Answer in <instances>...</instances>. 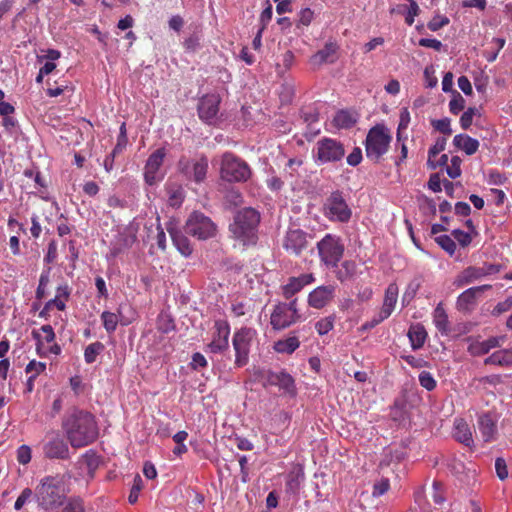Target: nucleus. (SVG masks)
<instances>
[{"mask_svg":"<svg viewBox=\"0 0 512 512\" xmlns=\"http://www.w3.org/2000/svg\"><path fill=\"white\" fill-rule=\"evenodd\" d=\"M337 50L338 46L336 43H326L323 49L319 50L311 57V62L317 65L334 63L337 60Z\"/></svg>","mask_w":512,"mask_h":512,"instance_id":"nucleus-25","label":"nucleus"},{"mask_svg":"<svg viewBox=\"0 0 512 512\" xmlns=\"http://www.w3.org/2000/svg\"><path fill=\"white\" fill-rule=\"evenodd\" d=\"M142 479L139 475H136L134 478L133 486L131 488L130 494L128 496V501L130 504H134L138 500L139 493L142 489Z\"/></svg>","mask_w":512,"mask_h":512,"instance_id":"nucleus-55","label":"nucleus"},{"mask_svg":"<svg viewBox=\"0 0 512 512\" xmlns=\"http://www.w3.org/2000/svg\"><path fill=\"white\" fill-rule=\"evenodd\" d=\"M314 281L315 277L312 273L301 274L297 277H290L288 282L281 287L282 295L286 300H292V297L295 294Z\"/></svg>","mask_w":512,"mask_h":512,"instance_id":"nucleus-20","label":"nucleus"},{"mask_svg":"<svg viewBox=\"0 0 512 512\" xmlns=\"http://www.w3.org/2000/svg\"><path fill=\"white\" fill-rule=\"evenodd\" d=\"M214 329L208 349L211 353H222L229 348L230 325L225 320H216Z\"/></svg>","mask_w":512,"mask_h":512,"instance_id":"nucleus-15","label":"nucleus"},{"mask_svg":"<svg viewBox=\"0 0 512 512\" xmlns=\"http://www.w3.org/2000/svg\"><path fill=\"white\" fill-rule=\"evenodd\" d=\"M432 498H433L434 502L438 505H441L444 503L445 497L443 494V486L440 482L435 481L433 483Z\"/></svg>","mask_w":512,"mask_h":512,"instance_id":"nucleus-63","label":"nucleus"},{"mask_svg":"<svg viewBox=\"0 0 512 512\" xmlns=\"http://www.w3.org/2000/svg\"><path fill=\"white\" fill-rule=\"evenodd\" d=\"M357 123V114L349 110H340L333 118V124L338 129H349Z\"/></svg>","mask_w":512,"mask_h":512,"instance_id":"nucleus-30","label":"nucleus"},{"mask_svg":"<svg viewBox=\"0 0 512 512\" xmlns=\"http://www.w3.org/2000/svg\"><path fill=\"white\" fill-rule=\"evenodd\" d=\"M431 125L436 131L446 136H450L452 134L451 120L447 117L431 120Z\"/></svg>","mask_w":512,"mask_h":512,"instance_id":"nucleus-45","label":"nucleus"},{"mask_svg":"<svg viewBox=\"0 0 512 512\" xmlns=\"http://www.w3.org/2000/svg\"><path fill=\"white\" fill-rule=\"evenodd\" d=\"M392 137L384 125L372 127L366 136L365 151L368 159L378 162L388 151Z\"/></svg>","mask_w":512,"mask_h":512,"instance_id":"nucleus-5","label":"nucleus"},{"mask_svg":"<svg viewBox=\"0 0 512 512\" xmlns=\"http://www.w3.org/2000/svg\"><path fill=\"white\" fill-rule=\"evenodd\" d=\"M478 113L477 108L469 107L460 117V125L463 130H467L472 125L473 117Z\"/></svg>","mask_w":512,"mask_h":512,"instance_id":"nucleus-48","label":"nucleus"},{"mask_svg":"<svg viewBox=\"0 0 512 512\" xmlns=\"http://www.w3.org/2000/svg\"><path fill=\"white\" fill-rule=\"evenodd\" d=\"M362 150L359 147H355L347 156L346 160L350 166H357L362 161Z\"/></svg>","mask_w":512,"mask_h":512,"instance_id":"nucleus-64","label":"nucleus"},{"mask_svg":"<svg viewBox=\"0 0 512 512\" xmlns=\"http://www.w3.org/2000/svg\"><path fill=\"white\" fill-rule=\"evenodd\" d=\"M44 455L49 459H68L69 448L66 442L59 437L47 441L43 447Z\"/></svg>","mask_w":512,"mask_h":512,"instance_id":"nucleus-21","label":"nucleus"},{"mask_svg":"<svg viewBox=\"0 0 512 512\" xmlns=\"http://www.w3.org/2000/svg\"><path fill=\"white\" fill-rule=\"evenodd\" d=\"M308 235L301 229H291L286 233L283 247L296 256L300 255L308 247Z\"/></svg>","mask_w":512,"mask_h":512,"instance_id":"nucleus-16","label":"nucleus"},{"mask_svg":"<svg viewBox=\"0 0 512 512\" xmlns=\"http://www.w3.org/2000/svg\"><path fill=\"white\" fill-rule=\"evenodd\" d=\"M34 181H35L36 185L38 186V192L40 194V197L43 200H48L49 199V197L47 196L48 184H47V182L45 181L44 177L41 175L40 172H37L35 174Z\"/></svg>","mask_w":512,"mask_h":512,"instance_id":"nucleus-60","label":"nucleus"},{"mask_svg":"<svg viewBox=\"0 0 512 512\" xmlns=\"http://www.w3.org/2000/svg\"><path fill=\"white\" fill-rule=\"evenodd\" d=\"M34 496L43 512H58L67 500L63 476L44 477L35 488Z\"/></svg>","mask_w":512,"mask_h":512,"instance_id":"nucleus-1","label":"nucleus"},{"mask_svg":"<svg viewBox=\"0 0 512 512\" xmlns=\"http://www.w3.org/2000/svg\"><path fill=\"white\" fill-rule=\"evenodd\" d=\"M49 283V271L43 272L39 278V284L36 290V298L41 300L46 295V286Z\"/></svg>","mask_w":512,"mask_h":512,"instance_id":"nucleus-56","label":"nucleus"},{"mask_svg":"<svg viewBox=\"0 0 512 512\" xmlns=\"http://www.w3.org/2000/svg\"><path fill=\"white\" fill-rule=\"evenodd\" d=\"M135 234H121L116 243H114L110 249V255L113 258L119 256L125 249L132 247L136 242Z\"/></svg>","mask_w":512,"mask_h":512,"instance_id":"nucleus-31","label":"nucleus"},{"mask_svg":"<svg viewBox=\"0 0 512 512\" xmlns=\"http://www.w3.org/2000/svg\"><path fill=\"white\" fill-rule=\"evenodd\" d=\"M419 382L420 385L428 391H432L436 387V381L433 378L432 374L427 371H422L419 374Z\"/></svg>","mask_w":512,"mask_h":512,"instance_id":"nucleus-53","label":"nucleus"},{"mask_svg":"<svg viewBox=\"0 0 512 512\" xmlns=\"http://www.w3.org/2000/svg\"><path fill=\"white\" fill-rule=\"evenodd\" d=\"M449 24V19L446 16L436 15L427 24L429 30L435 32Z\"/></svg>","mask_w":512,"mask_h":512,"instance_id":"nucleus-54","label":"nucleus"},{"mask_svg":"<svg viewBox=\"0 0 512 512\" xmlns=\"http://www.w3.org/2000/svg\"><path fill=\"white\" fill-rule=\"evenodd\" d=\"M297 303L298 299L293 298L290 302H278L273 306L270 324L274 330H284L300 320Z\"/></svg>","mask_w":512,"mask_h":512,"instance_id":"nucleus-8","label":"nucleus"},{"mask_svg":"<svg viewBox=\"0 0 512 512\" xmlns=\"http://www.w3.org/2000/svg\"><path fill=\"white\" fill-rule=\"evenodd\" d=\"M334 322L335 316L333 315L321 318L315 323V329L319 335H326L334 328Z\"/></svg>","mask_w":512,"mask_h":512,"instance_id":"nucleus-40","label":"nucleus"},{"mask_svg":"<svg viewBox=\"0 0 512 512\" xmlns=\"http://www.w3.org/2000/svg\"><path fill=\"white\" fill-rule=\"evenodd\" d=\"M479 430L485 442L496 439L497 425L493 418H480Z\"/></svg>","mask_w":512,"mask_h":512,"instance_id":"nucleus-35","label":"nucleus"},{"mask_svg":"<svg viewBox=\"0 0 512 512\" xmlns=\"http://www.w3.org/2000/svg\"><path fill=\"white\" fill-rule=\"evenodd\" d=\"M46 369V364L43 363V362H37L35 360H32L30 361L27 366H26V373H33L31 376H30V381L31 380H35V378L41 374L42 372H44Z\"/></svg>","mask_w":512,"mask_h":512,"instance_id":"nucleus-50","label":"nucleus"},{"mask_svg":"<svg viewBox=\"0 0 512 512\" xmlns=\"http://www.w3.org/2000/svg\"><path fill=\"white\" fill-rule=\"evenodd\" d=\"M260 213L247 207L239 210L229 226L232 237L243 246L255 245L258 240Z\"/></svg>","mask_w":512,"mask_h":512,"instance_id":"nucleus-2","label":"nucleus"},{"mask_svg":"<svg viewBox=\"0 0 512 512\" xmlns=\"http://www.w3.org/2000/svg\"><path fill=\"white\" fill-rule=\"evenodd\" d=\"M409 2V6L406 8V16L405 22L407 25L411 26L414 23V19L420 13L419 5L415 0H407Z\"/></svg>","mask_w":512,"mask_h":512,"instance_id":"nucleus-47","label":"nucleus"},{"mask_svg":"<svg viewBox=\"0 0 512 512\" xmlns=\"http://www.w3.org/2000/svg\"><path fill=\"white\" fill-rule=\"evenodd\" d=\"M157 328L162 333H169L174 330V321L167 315H159L157 320Z\"/></svg>","mask_w":512,"mask_h":512,"instance_id":"nucleus-51","label":"nucleus"},{"mask_svg":"<svg viewBox=\"0 0 512 512\" xmlns=\"http://www.w3.org/2000/svg\"><path fill=\"white\" fill-rule=\"evenodd\" d=\"M433 323L442 335H448L450 332L448 315L441 302L433 311Z\"/></svg>","mask_w":512,"mask_h":512,"instance_id":"nucleus-28","label":"nucleus"},{"mask_svg":"<svg viewBox=\"0 0 512 512\" xmlns=\"http://www.w3.org/2000/svg\"><path fill=\"white\" fill-rule=\"evenodd\" d=\"M220 98L215 94H208L203 96L198 103V115L200 119L205 122L211 123L218 114Z\"/></svg>","mask_w":512,"mask_h":512,"instance_id":"nucleus-19","label":"nucleus"},{"mask_svg":"<svg viewBox=\"0 0 512 512\" xmlns=\"http://www.w3.org/2000/svg\"><path fill=\"white\" fill-rule=\"evenodd\" d=\"M220 176L224 181L245 182L251 176L249 165L231 152L223 154L220 165Z\"/></svg>","mask_w":512,"mask_h":512,"instance_id":"nucleus-6","label":"nucleus"},{"mask_svg":"<svg viewBox=\"0 0 512 512\" xmlns=\"http://www.w3.org/2000/svg\"><path fill=\"white\" fill-rule=\"evenodd\" d=\"M255 336L256 331L248 327H242L234 333L232 345L235 350V366L243 367L248 363L250 347Z\"/></svg>","mask_w":512,"mask_h":512,"instance_id":"nucleus-11","label":"nucleus"},{"mask_svg":"<svg viewBox=\"0 0 512 512\" xmlns=\"http://www.w3.org/2000/svg\"><path fill=\"white\" fill-rule=\"evenodd\" d=\"M312 153L317 165H325L341 162L346 151L341 141L330 137H323L316 142Z\"/></svg>","mask_w":512,"mask_h":512,"instance_id":"nucleus-4","label":"nucleus"},{"mask_svg":"<svg viewBox=\"0 0 512 512\" xmlns=\"http://www.w3.org/2000/svg\"><path fill=\"white\" fill-rule=\"evenodd\" d=\"M335 277L340 282H345L355 276L357 272V264L355 261L346 260L341 263V265L336 267Z\"/></svg>","mask_w":512,"mask_h":512,"instance_id":"nucleus-33","label":"nucleus"},{"mask_svg":"<svg viewBox=\"0 0 512 512\" xmlns=\"http://www.w3.org/2000/svg\"><path fill=\"white\" fill-rule=\"evenodd\" d=\"M453 438L467 447L474 444L472 429L464 418H456L453 424Z\"/></svg>","mask_w":512,"mask_h":512,"instance_id":"nucleus-22","label":"nucleus"},{"mask_svg":"<svg viewBox=\"0 0 512 512\" xmlns=\"http://www.w3.org/2000/svg\"><path fill=\"white\" fill-rule=\"evenodd\" d=\"M317 250L325 266L336 268L344 255L345 246L339 236L328 233L317 243Z\"/></svg>","mask_w":512,"mask_h":512,"instance_id":"nucleus-7","label":"nucleus"},{"mask_svg":"<svg viewBox=\"0 0 512 512\" xmlns=\"http://www.w3.org/2000/svg\"><path fill=\"white\" fill-rule=\"evenodd\" d=\"M453 144L467 155H473L479 148V141L467 134H457L454 136Z\"/></svg>","mask_w":512,"mask_h":512,"instance_id":"nucleus-26","label":"nucleus"},{"mask_svg":"<svg viewBox=\"0 0 512 512\" xmlns=\"http://www.w3.org/2000/svg\"><path fill=\"white\" fill-rule=\"evenodd\" d=\"M101 320L103 322V326H104L105 330L108 333L114 332L116 330L118 322H119L118 316L115 313H112L109 311H104L101 314Z\"/></svg>","mask_w":512,"mask_h":512,"instance_id":"nucleus-41","label":"nucleus"},{"mask_svg":"<svg viewBox=\"0 0 512 512\" xmlns=\"http://www.w3.org/2000/svg\"><path fill=\"white\" fill-rule=\"evenodd\" d=\"M408 337L413 350L422 348L427 339V332L423 325L415 324L410 326L408 330Z\"/></svg>","mask_w":512,"mask_h":512,"instance_id":"nucleus-27","label":"nucleus"},{"mask_svg":"<svg viewBox=\"0 0 512 512\" xmlns=\"http://www.w3.org/2000/svg\"><path fill=\"white\" fill-rule=\"evenodd\" d=\"M304 470L301 466L294 467L288 474L287 487L292 492H297L304 481Z\"/></svg>","mask_w":512,"mask_h":512,"instance_id":"nucleus-36","label":"nucleus"},{"mask_svg":"<svg viewBox=\"0 0 512 512\" xmlns=\"http://www.w3.org/2000/svg\"><path fill=\"white\" fill-rule=\"evenodd\" d=\"M63 427L70 444L75 448L91 444L99 434L94 418H67Z\"/></svg>","mask_w":512,"mask_h":512,"instance_id":"nucleus-3","label":"nucleus"},{"mask_svg":"<svg viewBox=\"0 0 512 512\" xmlns=\"http://www.w3.org/2000/svg\"><path fill=\"white\" fill-rule=\"evenodd\" d=\"M58 512H85L84 502L80 497H71Z\"/></svg>","mask_w":512,"mask_h":512,"instance_id":"nucleus-38","label":"nucleus"},{"mask_svg":"<svg viewBox=\"0 0 512 512\" xmlns=\"http://www.w3.org/2000/svg\"><path fill=\"white\" fill-rule=\"evenodd\" d=\"M185 231L187 234L199 240H206L216 235L217 226L204 213L194 211L189 215L186 221Z\"/></svg>","mask_w":512,"mask_h":512,"instance_id":"nucleus-9","label":"nucleus"},{"mask_svg":"<svg viewBox=\"0 0 512 512\" xmlns=\"http://www.w3.org/2000/svg\"><path fill=\"white\" fill-rule=\"evenodd\" d=\"M165 156V149L158 148L148 157L144 167V179L148 185H154L163 179V174H161L160 169Z\"/></svg>","mask_w":512,"mask_h":512,"instance_id":"nucleus-13","label":"nucleus"},{"mask_svg":"<svg viewBox=\"0 0 512 512\" xmlns=\"http://www.w3.org/2000/svg\"><path fill=\"white\" fill-rule=\"evenodd\" d=\"M436 243L450 256L456 251V243L449 235H440L435 238Z\"/></svg>","mask_w":512,"mask_h":512,"instance_id":"nucleus-44","label":"nucleus"},{"mask_svg":"<svg viewBox=\"0 0 512 512\" xmlns=\"http://www.w3.org/2000/svg\"><path fill=\"white\" fill-rule=\"evenodd\" d=\"M128 144L126 123L123 122L119 129V135L117 137V143L111 153V156L114 158L118 153H121Z\"/></svg>","mask_w":512,"mask_h":512,"instance_id":"nucleus-39","label":"nucleus"},{"mask_svg":"<svg viewBox=\"0 0 512 512\" xmlns=\"http://www.w3.org/2000/svg\"><path fill=\"white\" fill-rule=\"evenodd\" d=\"M410 123V113L407 108H402L400 111V121L397 128V140H402V130L407 129Z\"/></svg>","mask_w":512,"mask_h":512,"instance_id":"nucleus-52","label":"nucleus"},{"mask_svg":"<svg viewBox=\"0 0 512 512\" xmlns=\"http://www.w3.org/2000/svg\"><path fill=\"white\" fill-rule=\"evenodd\" d=\"M469 345L467 347V351L472 356H481L488 353L487 347L484 341H477L472 339L471 337L467 338Z\"/></svg>","mask_w":512,"mask_h":512,"instance_id":"nucleus-43","label":"nucleus"},{"mask_svg":"<svg viewBox=\"0 0 512 512\" xmlns=\"http://www.w3.org/2000/svg\"><path fill=\"white\" fill-rule=\"evenodd\" d=\"M325 215L332 221L346 223L350 220L352 211L346 203L341 191H333L324 204Z\"/></svg>","mask_w":512,"mask_h":512,"instance_id":"nucleus-12","label":"nucleus"},{"mask_svg":"<svg viewBox=\"0 0 512 512\" xmlns=\"http://www.w3.org/2000/svg\"><path fill=\"white\" fill-rule=\"evenodd\" d=\"M465 108V99L461 94L454 90L452 91V99L449 102V110L452 114L457 115Z\"/></svg>","mask_w":512,"mask_h":512,"instance_id":"nucleus-42","label":"nucleus"},{"mask_svg":"<svg viewBox=\"0 0 512 512\" xmlns=\"http://www.w3.org/2000/svg\"><path fill=\"white\" fill-rule=\"evenodd\" d=\"M461 163L462 160L459 156H453L450 160V164L447 165V174L450 178L455 179L461 175Z\"/></svg>","mask_w":512,"mask_h":512,"instance_id":"nucleus-46","label":"nucleus"},{"mask_svg":"<svg viewBox=\"0 0 512 512\" xmlns=\"http://www.w3.org/2000/svg\"><path fill=\"white\" fill-rule=\"evenodd\" d=\"M512 308V296L506 298L502 302H498L493 308L491 314L493 316H499L505 312H508Z\"/></svg>","mask_w":512,"mask_h":512,"instance_id":"nucleus-58","label":"nucleus"},{"mask_svg":"<svg viewBox=\"0 0 512 512\" xmlns=\"http://www.w3.org/2000/svg\"><path fill=\"white\" fill-rule=\"evenodd\" d=\"M452 235L462 247H467L472 241L471 235L460 229L453 230Z\"/></svg>","mask_w":512,"mask_h":512,"instance_id":"nucleus-59","label":"nucleus"},{"mask_svg":"<svg viewBox=\"0 0 512 512\" xmlns=\"http://www.w3.org/2000/svg\"><path fill=\"white\" fill-rule=\"evenodd\" d=\"M491 288L492 286L489 284L468 288L458 296L456 301L457 310L460 312L472 311L477 303L478 295Z\"/></svg>","mask_w":512,"mask_h":512,"instance_id":"nucleus-18","label":"nucleus"},{"mask_svg":"<svg viewBox=\"0 0 512 512\" xmlns=\"http://www.w3.org/2000/svg\"><path fill=\"white\" fill-rule=\"evenodd\" d=\"M33 491L32 489L30 488H25L21 494L19 495V497L17 498L15 504H14V508L16 510H20L25 504L27 501H29L32 496H33Z\"/></svg>","mask_w":512,"mask_h":512,"instance_id":"nucleus-61","label":"nucleus"},{"mask_svg":"<svg viewBox=\"0 0 512 512\" xmlns=\"http://www.w3.org/2000/svg\"><path fill=\"white\" fill-rule=\"evenodd\" d=\"M447 143V139L445 137H439L435 144L430 147L428 151V162L431 163L432 159L436 157L439 153L445 150Z\"/></svg>","mask_w":512,"mask_h":512,"instance_id":"nucleus-49","label":"nucleus"},{"mask_svg":"<svg viewBox=\"0 0 512 512\" xmlns=\"http://www.w3.org/2000/svg\"><path fill=\"white\" fill-rule=\"evenodd\" d=\"M501 269L500 264L488 262H484L482 266H468L456 276L454 285L458 288L464 287L488 276L496 275Z\"/></svg>","mask_w":512,"mask_h":512,"instance_id":"nucleus-10","label":"nucleus"},{"mask_svg":"<svg viewBox=\"0 0 512 512\" xmlns=\"http://www.w3.org/2000/svg\"><path fill=\"white\" fill-rule=\"evenodd\" d=\"M84 460L87 465L89 474L93 475V472L99 466V463H100L99 457L93 452H87L84 455Z\"/></svg>","mask_w":512,"mask_h":512,"instance_id":"nucleus-57","label":"nucleus"},{"mask_svg":"<svg viewBox=\"0 0 512 512\" xmlns=\"http://www.w3.org/2000/svg\"><path fill=\"white\" fill-rule=\"evenodd\" d=\"M485 364L509 366L512 365V348L498 350L485 359Z\"/></svg>","mask_w":512,"mask_h":512,"instance_id":"nucleus-32","label":"nucleus"},{"mask_svg":"<svg viewBox=\"0 0 512 512\" xmlns=\"http://www.w3.org/2000/svg\"><path fill=\"white\" fill-rule=\"evenodd\" d=\"M335 290L334 285H321L316 287L308 294V305L315 309L326 307L333 300Z\"/></svg>","mask_w":512,"mask_h":512,"instance_id":"nucleus-17","label":"nucleus"},{"mask_svg":"<svg viewBox=\"0 0 512 512\" xmlns=\"http://www.w3.org/2000/svg\"><path fill=\"white\" fill-rule=\"evenodd\" d=\"M169 233L177 250L185 257L190 256L193 252V247L189 239L176 229L169 230Z\"/></svg>","mask_w":512,"mask_h":512,"instance_id":"nucleus-29","label":"nucleus"},{"mask_svg":"<svg viewBox=\"0 0 512 512\" xmlns=\"http://www.w3.org/2000/svg\"><path fill=\"white\" fill-rule=\"evenodd\" d=\"M105 349L103 343L96 341L89 344L84 351V359L87 364H92L96 361L97 356Z\"/></svg>","mask_w":512,"mask_h":512,"instance_id":"nucleus-37","label":"nucleus"},{"mask_svg":"<svg viewBox=\"0 0 512 512\" xmlns=\"http://www.w3.org/2000/svg\"><path fill=\"white\" fill-rule=\"evenodd\" d=\"M399 289L396 283H390L384 294L383 304L378 312L385 319L389 318L395 309L398 300Z\"/></svg>","mask_w":512,"mask_h":512,"instance_id":"nucleus-24","label":"nucleus"},{"mask_svg":"<svg viewBox=\"0 0 512 512\" xmlns=\"http://www.w3.org/2000/svg\"><path fill=\"white\" fill-rule=\"evenodd\" d=\"M300 346V341L296 336H289L274 343V350L277 353L292 354Z\"/></svg>","mask_w":512,"mask_h":512,"instance_id":"nucleus-34","label":"nucleus"},{"mask_svg":"<svg viewBox=\"0 0 512 512\" xmlns=\"http://www.w3.org/2000/svg\"><path fill=\"white\" fill-rule=\"evenodd\" d=\"M179 170L188 179H192L195 182H202L207 174L208 161L202 157L199 160H189L181 158L178 163Z\"/></svg>","mask_w":512,"mask_h":512,"instance_id":"nucleus-14","label":"nucleus"},{"mask_svg":"<svg viewBox=\"0 0 512 512\" xmlns=\"http://www.w3.org/2000/svg\"><path fill=\"white\" fill-rule=\"evenodd\" d=\"M267 380L271 385L278 386L286 393L295 394V382L293 377L286 371L269 372Z\"/></svg>","mask_w":512,"mask_h":512,"instance_id":"nucleus-23","label":"nucleus"},{"mask_svg":"<svg viewBox=\"0 0 512 512\" xmlns=\"http://www.w3.org/2000/svg\"><path fill=\"white\" fill-rule=\"evenodd\" d=\"M495 469H496L497 476L500 480H505L508 477L506 461L503 458H501V457L496 458Z\"/></svg>","mask_w":512,"mask_h":512,"instance_id":"nucleus-62","label":"nucleus"}]
</instances>
